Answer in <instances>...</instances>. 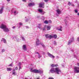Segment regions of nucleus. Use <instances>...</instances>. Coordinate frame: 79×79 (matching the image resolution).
<instances>
[{"instance_id":"obj_1","label":"nucleus","mask_w":79,"mask_h":79,"mask_svg":"<svg viewBox=\"0 0 79 79\" xmlns=\"http://www.w3.org/2000/svg\"><path fill=\"white\" fill-rule=\"evenodd\" d=\"M49 71L52 73H55L56 74H60L61 73L60 69L57 67H56L55 69L54 68H52Z\"/></svg>"},{"instance_id":"obj_2","label":"nucleus","mask_w":79,"mask_h":79,"mask_svg":"<svg viewBox=\"0 0 79 79\" xmlns=\"http://www.w3.org/2000/svg\"><path fill=\"white\" fill-rule=\"evenodd\" d=\"M0 28L2 29L4 32H8L10 31V30L3 23H2L1 25Z\"/></svg>"},{"instance_id":"obj_3","label":"nucleus","mask_w":79,"mask_h":79,"mask_svg":"<svg viewBox=\"0 0 79 79\" xmlns=\"http://www.w3.org/2000/svg\"><path fill=\"white\" fill-rule=\"evenodd\" d=\"M31 72L32 73H40L41 74L43 73V70H37V69H34L32 70V69H31L30 70Z\"/></svg>"},{"instance_id":"obj_4","label":"nucleus","mask_w":79,"mask_h":79,"mask_svg":"<svg viewBox=\"0 0 79 79\" xmlns=\"http://www.w3.org/2000/svg\"><path fill=\"white\" fill-rule=\"evenodd\" d=\"M36 44L37 46L38 45H39L40 44L42 46L43 48H45V45L43 43H40V41H39V40L38 39H36Z\"/></svg>"},{"instance_id":"obj_5","label":"nucleus","mask_w":79,"mask_h":79,"mask_svg":"<svg viewBox=\"0 0 79 79\" xmlns=\"http://www.w3.org/2000/svg\"><path fill=\"white\" fill-rule=\"evenodd\" d=\"M74 71L76 73H79V68L77 67H74L73 68Z\"/></svg>"},{"instance_id":"obj_6","label":"nucleus","mask_w":79,"mask_h":79,"mask_svg":"<svg viewBox=\"0 0 79 79\" xmlns=\"http://www.w3.org/2000/svg\"><path fill=\"white\" fill-rule=\"evenodd\" d=\"M45 36L46 38H49V39L53 38V35L46 34L45 35Z\"/></svg>"},{"instance_id":"obj_7","label":"nucleus","mask_w":79,"mask_h":79,"mask_svg":"<svg viewBox=\"0 0 79 79\" xmlns=\"http://www.w3.org/2000/svg\"><path fill=\"white\" fill-rule=\"evenodd\" d=\"M74 41V38H72V39H70V40L68 42V45H69L72 42Z\"/></svg>"},{"instance_id":"obj_8","label":"nucleus","mask_w":79,"mask_h":79,"mask_svg":"<svg viewBox=\"0 0 79 79\" xmlns=\"http://www.w3.org/2000/svg\"><path fill=\"white\" fill-rule=\"evenodd\" d=\"M39 5L40 8H44V2L40 3Z\"/></svg>"},{"instance_id":"obj_9","label":"nucleus","mask_w":79,"mask_h":79,"mask_svg":"<svg viewBox=\"0 0 79 79\" xmlns=\"http://www.w3.org/2000/svg\"><path fill=\"white\" fill-rule=\"evenodd\" d=\"M48 55V56L51 58H54L55 56L52 55V54L48 52L47 53Z\"/></svg>"},{"instance_id":"obj_10","label":"nucleus","mask_w":79,"mask_h":79,"mask_svg":"<svg viewBox=\"0 0 79 79\" xmlns=\"http://www.w3.org/2000/svg\"><path fill=\"white\" fill-rule=\"evenodd\" d=\"M35 5V4L34 2H31L28 3V6L29 7H31V6H34Z\"/></svg>"},{"instance_id":"obj_11","label":"nucleus","mask_w":79,"mask_h":79,"mask_svg":"<svg viewBox=\"0 0 79 79\" xmlns=\"http://www.w3.org/2000/svg\"><path fill=\"white\" fill-rule=\"evenodd\" d=\"M22 48L23 50L25 51H26V50H27V48H26V45H23V46Z\"/></svg>"},{"instance_id":"obj_12","label":"nucleus","mask_w":79,"mask_h":79,"mask_svg":"<svg viewBox=\"0 0 79 79\" xmlns=\"http://www.w3.org/2000/svg\"><path fill=\"white\" fill-rule=\"evenodd\" d=\"M56 11L57 13V14L58 15H60V14L61 13V10H60L59 9L57 10Z\"/></svg>"},{"instance_id":"obj_13","label":"nucleus","mask_w":79,"mask_h":79,"mask_svg":"<svg viewBox=\"0 0 79 79\" xmlns=\"http://www.w3.org/2000/svg\"><path fill=\"white\" fill-rule=\"evenodd\" d=\"M3 12V7H2L0 10V14H2Z\"/></svg>"},{"instance_id":"obj_14","label":"nucleus","mask_w":79,"mask_h":79,"mask_svg":"<svg viewBox=\"0 0 79 79\" xmlns=\"http://www.w3.org/2000/svg\"><path fill=\"white\" fill-rule=\"evenodd\" d=\"M1 41V42H3L4 43H5V44L6 43V40L4 38L2 39Z\"/></svg>"},{"instance_id":"obj_15","label":"nucleus","mask_w":79,"mask_h":79,"mask_svg":"<svg viewBox=\"0 0 79 79\" xmlns=\"http://www.w3.org/2000/svg\"><path fill=\"white\" fill-rule=\"evenodd\" d=\"M52 38L56 39V38H57V35L55 34L52 35Z\"/></svg>"},{"instance_id":"obj_16","label":"nucleus","mask_w":79,"mask_h":79,"mask_svg":"<svg viewBox=\"0 0 79 79\" xmlns=\"http://www.w3.org/2000/svg\"><path fill=\"white\" fill-rule=\"evenodd\" d=\"M62 27H60V28L59 27H58L57 28V29L58 31H62Z\"/></svg>"},{"instance_id":"obj_17","label":"nucleus","mask_w":79,"mask_h":79,"mask_svg":"<svg viewBox=\"0 0 79 79\" xmlns=\"http://www.w3.org/2000/svg\"><path fill=\"white\" fill-rule=\"evenodd\" d=\"M50 29H51V27L48 26H47V31L50 30Z\"/></svg>"},{"instance_id":"obj_18","label":"nucleus","mask_w":79,"mask_h":79,"mask_svg":"<svg viewBox=\"0 0 79 79\" xmlns=\"http://www.w3.org/2000/svg\"><path fill=\"white\" fill-rule=\"evenodd\" d=\"M41 27H42V24H38V28H39V29H42V28H41Z\"/></svg>"},{"instance_id":"obj_19","label":"nucleus","mask_w":79,"mask_h":79,"mask_svg":"<svg viewBox=\"0 0 79 79\" xmlns=\"http://www.w3.org/2000/svg\"><path fill=\"white\" fill-rule=\"evenodd\" d=\"M13 75H14V76H15V75H16V73L15 72V70L14 69H13Z\"/></svg>"},{"instance_id":"obj_20","label":"nucleus","mask_w":79,"mask_h":79,"mask_svg":"<svg viewBox=\"0 0 79 79\" xmlns=\"http://www.w3.org/2000/svg\"><path fill=\"white\" fill-rule=\"evenodd\" d=\"M12 70V69L11 68H7V71H11Z\"/></svg>"},{"instance_id":"obj_21","label":"nucleus","mask_w":79,"mask_h":79,"mask_svg":"<svg viewBox=\"0 0 79 79\" xmlns=\"http://www.w3.org/2000/svg\"><path fill=\"white\" fill-rule=\"evenodd\" d=\"M52 42L53 45H56V41H54Z\"/></svg>"},{"instance_id":"obj_22","label":"nucleus","mask_w":79,"mask_h":79,"mask_svg":"<svg viewBox=\"0 0 79 79\" xmlns=\"http://www.w3.org/2000/svg\"><path fill=\"white\" fill-rule=\"evenodd\" d=\"M18 13V12L17 11H15L14 12V14L15 15H17Z\"/></svg>"},{"instance_id":"obj_23","label":"nucleus","mask_w":79,"mask_h":79,"mask_svg":"<svg viewBox=\"0 0 79 79\" xmlns=\"http://www.w3.org/2000/svg\"><path fill=\"white\" fill-rule=\"evenodd\" d=\"M38 11L40 12V13H41L43 12V10H42L40 9H39L38 10Z\"/></svg>"},{"instance_id":"obj_24","label":"nucleus","mask_w":79,"mask_h":79,"mask_svg":"<svg viewBox=\"0 0 79 79\" xmlns=\"http://www.w3.org/2000/svg\"><path fill=\"white\" fill-rule=\"evenodd\" d=\"M20 38H21V39H22L23 40V41H25V40H25V39H24V38L23 36H21Z\"/></svg>"},{"instance_id":"obj_25","label":"nucleus","mask_w":79,"mask_h":79,"mask_svg":"<svg viewBox=\"0 0 79 79\" xmlns=\"http://www.w3.org/2000/svg\"><path fill=\"white\" fill-rule=\"evenodd\" d=\"M44 23H45V24H48V21L46 20L44 21Z\"/></svg>"},{"instance_id":"obj_26","label":"nucleus","mask_w":79,"mask_h":79,"mask_svg":"<svg viewBox=\"0 0 79 79\" xmlns=\"http://www.w3.org/2000/svg\"><path fill=\"white\" fill-rule=\"evenodd\" d=\"M9 66H13V63H12L9 65Z\"/></svg>"},{"instance_id":"obj_27","label":"nucleus","mask_w":79,"mask_h":79,"mask_svg":"<svg viewBox=\"0 0 79 79\" xmlns=\"http://www.w3.org/2000/svg\"><path fill=\"white\" fill-rule=\"evenodd\" d=\"M14 40H15L18 41V38H17L15 37L14 38Z\"/></svg>"},{"instance_id":"obj_28","label":"nucleus","mask_w":79,"mask_h":79,"mask_svg":"<svg viewBox=\"0 0 79 79\" xmlns=\"http://www.w3.org/2000/svg\"><path fill=\"white\" fill-rule=\"evenodd\" d=\"M74 11L76 13H78V11H77V9H75V10H74Z\"/></svg>"},{"instance_id":"obj_29","label":"nucleus","mask_w":79,"mask_h":79,"mask_svg":"<svg viewBox=\"0 0 79 79\" xmlns=\"http://www.w3.org/2000/svg\"><path fill=\"white\" fill-rule=\"evenodd\" d=\"M19 25H20V26H23V23L20 22L19 23Z\"/></svg>"},{"instance_id":"obj_30","label":"nucleus","mask_w":79,"mask_h":79,"mask_svg":"<svg viewBox=\"0 0 79 79\" xmlns=\"http://www.w3.org/2000/svg\"><path fill=\"white\" fill-rule=\"evenodd\" d=\"M41 19H42V20H44V19H45V18L44 17H42Z\"/></svg>"},{"instance_id":"obj_31","label":"nucleus","mask_w":79,"mask_h":79,"mask_svg":"<svg viewBox=\"0 0 79 79\" xmlns=\"http://www.w3.org/2000/svg\"><path fill=\"white\" fill-rule=\"evenodd\" d=\"M68 5H69V6H70V5H71V2H68Z\"/></svg>"},{"instance_id":"obj_32","label":"nucleus","mask_w":79,"mask_h":79,"mask_svg":"<svg viewBox=\"0 0 79 79\" xmlns=\"http://www.w3.org/2000/svg\"><path fill=\"white\" fill-rule=\"evenodd\" d=\"M21 62H19L18 64V65H19V66H21Z\"/></svg>"},{"instance_id":"obj_33","label":"nucleus","mask_w":79,"mask_h":79,"mask_svg":"<svg viewBox=\"0 0 79 79\" xmlns=\"http://www.w3.org/2000/svg\"><path fill=\"white\" fill-rule=\"evenodd\" d=\"M73 56H74V58H76L77 59V56H76L75 55H74Z\"/></svg>"},{"instance_id":"obj_34","label":"nucleus","mask_w":79,"mask_h":79,"mask_svg":"<svg viewBox=\"0 0 79 79\" xmlns=\"http://www.w3.org/2000/svg\"><path fill=\"white\" fill-rule=\"evenodd\" d=\"M51 66L52 67H55V65H54V64H52L51 65Z\"/></svg>"},{"instance_id":"obj_35","label":"nucleus","mask_w":79,"mask_h":79,"mask_svg":"<svg viewBox=\"0 0 79 79\" xmlns=\"http://www.w3.org/2000/svg\"><path fill=\"white\" fill-rule=\"evenodd\" d=\"M5 52V49H2V53H3V52Z\"/></svg>"},{"instance_id":"obj_36","label":"nucleus","mask_w":79,"mask_h":79,"mask_svg":"<svg viewBox=\"0 0 79 79\" xmlns=\"http://www.w3.org/2000/svg\"><path fill=\"white\" fill-rule=\"evenodd\" d=\"M18 69V67H16L15 68V69H14V70H17Z\"/></svg>"},{"instance_id":"obj_37","label":"nucleus","mask_w":79,"mask_h":79,"mask_svg":"<svg viewBox=\"0 0 79 79\" xmlns=\"http://www.w3.org/2000/svg\"><path fill=\"white\" fill-rule=\"evenodd\" d=\"M48 1H50V0H44V2H47Z\"/></svg>"},{"instance_id":"obj_38","label":"nucleus","mask_w":79,"mask_h":79,"mask_svg":"<svg viewBox=\"0 0 79 79\" xmlns=\"http://www.w3.org/2000/svg\"><path fill=\"white\" fill-rule=\"evenodd\" d=\"M48 23H52V21L51 20H49L48 21Z\"/></svg>"},{"instance_id":"obj_39","label":"nucleus","mask_w":79,"mask_h":79,"mask_svg":"<svg viewBox=\"0 0 79 79\" xmlns=\"http://www.w3.org/2000/svg\"><path fill=\"white\" fill-rule=\"evenodd\" d=\"M26 29H29V26H26Z\"/></svg>"},{"instance_id":"obj_40","label":"nucleus","mask_w":79,"mask_h":79,"mask_svg":"<svg viewBox=\"0 0 79 79\" xmlns=\"http://www.w3.org/2000/svg\"><path fill=\"white\" fill-rule=\"evenodd\" d=\"M55 67H56V66H58V64H56L55 65H54Z\"/></svg>"},{"instance_id":"obj_41","label":"nucleus","mask_w":79,"mask_h":79,"mask_svg":"<svg viewBox=\"0 0 79 79\" xmlns=\"http://www.w3.org/2000/svg\"><path fill=\"white\" fill-rule=\"evenodd\" d=\"M77 41L79 42V38L78 37L77 39Z\"/></svg>"},{"instance_id":"obj_42","label":"nucleus","mask_w":79,"mask_h":79,"mask_svg":"<svg viewBox=\"0 0 79 79\" xmlns=\"http://www.w3.org/2000/svg\"><path fill=\"white\" fill-rule=\"evenodd\" d=\"M71 6H74V5L73 4H72V3L71 4Z\"/></svg>"},{"instance_id":"obj_43","label":"nucleus","mask_w":79,"mask_h":79,"mask_svg":"<svg viewBox=\"0 0 79 79\" xmlns=\"http://www.w3.org/2000/svg\"><path fill=\"white\" fill-rule=\"evenodd\" d=\"M29 21V20H28V19H26V20H25V21L26 22H27V21Z\"/></svg>"},{"instance_id":"obj_44","label":"nucleus","mask_w":79,"mask_h":79,"mask_svg":"<svg viewBox=\"0 0 79 79\" xmlns=\"http://www.w3.org/2000/svg\"><path fill=\"white\" fill-rule=\"evenodd\" d=\"M41 57V56L39 55V54L38 55V58H40Z\"/></svg>"},{"instance_id":"obj_45","label":"nucleus","mask_w":79,"mask_h":79,"mask_svg":"<svg viewBox=\"0 0 79 79\" xmlns=\"http://www.w3.org/2000/svg\"><path fill=\"white\" fill-rule=\"evenodd\" d=\"M49 79H54L52 77H49Z\"/></svg>"},{"instance_id":"obj_46","label":"nucleus","mask_w":79,"mask_h":79,"mask_svg":"<svg viewBox=\"0 0 79 79\" xmlns=\"http://www.w3.org/2000/svg\"><path fill=\"white\" fill-rule=\"evenodd\" d=\"M44 13H45V12H44L43 13L41 14L42 15H44Z\"/></svg>"},{"instance_id":"obj_47","label":"nucleus","mask_w":79,"mask_h":79,"mask_svg":"<svg viewBox=\"0 0 79 79\" xmlns=\"http://www.w3.org/2000/svg\"><path fill=\"white\" fill-rule=\"evenodd\" d=\"M43 31H45V28H43Z\"/></svg>"},{"instance_id":"obj_48","label":"nucleus","mask_w":79,"mask_h":79,"mask_svg":"<svg viewBox=\"0 0 79 79\" xmlns=\"http://www.w3.org/2000/svg\"><path fill=\"white\" fill-rule=\"evenodd\" d=\"M19 69H21V66H19Z\"/></svg>"},{"instance_id":"obj_49","label":"nucleus","mask_w":79,"mask_h":79,"mask_svg":"<svg viewBox=\"0 0 79 79\" xmlns=\"http://www.w3.org/2000/svg\"><path fill=\"white\" fill-rule=\"evenodd\" d=\"M71 51H72V52H74V50L73 49H71Z\"/></svg>"},{"instance_id":"obj_50","label":"nucleus","mask_w":79,"mask_h":79,"mask_svg":"<svg viewBox=\"0 0 79 79\" xmlns=\"http://www.w3.org/2000/svg\"><path fill=\"white\" fill-rule=\"evenodd\" d=\"M13 29H15V27L14 26L12 27Z\"/></svg>"},{"instance_id":"obj_51","label":"nucleus","mask_w":79,"mask_h":79,"mask_svg":"<svg viewBox=\"0 0 79 79\" xmlns=\"http://www.w3.org/2000/svg\"><path fill=\"white\" fill-rule=\"evenodd\" d=\"M23 2H25L26 1V0H22Z\"/></svg>"},{"instance_id":"obj_52","label":"nucleus","mask_w":79,"mask_h":79,"mask_svg":"<svg viewBox=\"0 0 79 79\" xmlns=\"http://www.w3.org/2000/svg\"><path fill=\"white\" fill-rule=\"evenodd\" d=\"M77 65L78 66H79V63H77Z\"/></svg>"},{"instance_id":"obj_53","label":"nucleus","mask_w":79,"mask_h":79,"mask_svg":"<svg viewBox=\"0 0 79 79\" xmlns=\"http://www.w3.org/2000/svg\"><path fill=\"white\" fill-rule=\"evenodd\" d=\"M7 2H10V0H7Z\"/></svg>"},{"instance_id":"obj_54","label":"nucleus","mask_w":79,"mask_h":79,"mask_svg":"<svg viewBox=\"0 0 79 79\" xmlns=\"http://www.w3.org/2000/svg\"><path fill=\"white\" fill-rule=\"evenodd\" d=\"M57 58H59V56H57Z\"/></svg>"},{"instance_id":"obj_55","label":"nucleus","mask_w":79,"mask_h":79,"mask_svg":"<svg viewBox=\"0 0 79 79\" xmlns=\"http://www.w3.org/2000/svg\"><path fill=\"white\" fill-rule=\"evenodd\" d=\"M77 15H78V16H79V13H78L77 14Z\"/></svg>"},{"instance_id":"obj_56","label":"nucleus","mask_w":79,"mask_h":79,"mask_svg":"<svg viewBox=\"0 0 79 79\" xmlns=\"http://www.w3.org/2000/svg\"><path fill=\"white\" fill-rule=\"evenodd\" d=\"M20 27H21V26H19V28H20Z\"/></svg>"},{"instance_id":"obj_57","label":"nucleus","mask_w":79,"mask_h":79,"mask_svg":"<svg viewBox=\"0 0 79 79\" xmlns=\"http://www.w3.org/2000/svg\"><path fill=\"white\" fill-rule=\"evenodd\" d=\"M25 79H27V78H25Z\"/></svg>"},{"instance_id":"obj_58","label":"nucleus","mask_w":79,"mask_h":79,"mask_svg":"<svg viewBox=\"0 0 79 79\" xmlns=\"http://www.w3.org/2000/svg\"><path fill=\"white\" fill-rule=\"evenodd\" d=\"M37 54H39V53H38V52H37Z\"/></svg>"},{"instance_id":"obj_59","label":"nucleus","mask_w":79,"mask_h":79,"mask_svg":"<svg viewBox=\"0 0 79 79\" xmlns=\"http://www.w3.org/2000/svg\"><path fill=\"white\" fill-rule=\"evenodd\" d=\"M25 18H26V17H25Z\"/></svg>"},{"instance_id":"obj_60","label":"nucleus","mask_w":79,"mask_h":79,"mask_svg":"<svg viewBox=\"0 0 79 79\" xmlns=\"http://www.w3.org/2000/svg\"><path fill=\"white\" fill-rule=\"evenodd\" d=\"M30 79H31V78H30Z\"/></svg>"}]
</instances>
